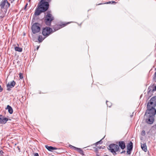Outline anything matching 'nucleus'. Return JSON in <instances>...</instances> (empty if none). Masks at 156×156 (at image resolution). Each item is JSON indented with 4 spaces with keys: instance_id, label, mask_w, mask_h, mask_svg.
<instances>
[{
    "instance_id": "1",
    "label": "nucleus",
    "mask_w": 156,
    "mask_h": 156,
    "mask_svg": "<svg viewBox=\"0 0 156 156\" xmlns=\"http://www.w3.org/2000/svg\"><path fill=\"white\" fill-rule=\"evenodd\" d=\"M156 96L152 97L147 104V109L144 115L146 122L148 124H152L154 121L156 114Z\"/></svg>"
},
{
    "instance_id": "2",
    "label": "nucleus",
    "mask_w": 156,
    "mask_h": 156,
    "mask_svg": "<svg viewBox=\"0 0 156 156\" xmlns=\"http://www.w3.org/2000/svg\"><path fill=\"white\" fill-rule=\"evenodd\" d=\"M48 7H46L41 4H38L37 8L35 10V15L36 16L39 15L42 12L46 11L48 9Z\"/></svg>"
},
{
    "instance_id": "3",
    "label": "nucleus",
    "mask_w": 156,
    "mask_h": 156,
    "mask_svg": "<svg viewBox=\"0 0 156 156\" xmlns=\"http://www.w3.org/2000/svg\"><path fill=\"white\" fill-rule=\"evenodd\" d=\"M108 149L114 155H116L117 154L116 152L118 151L119 150V146L118 145L113 144H110Z\"/></svg>"
},
{
    "instance_id": "4",
    "label": "nucleus",
    "mask_w": 156,
    "mask_h": 156,
    "mask_svg": "<svg viewBox=\"0 0 156 156\" xmlns=\"http://www.w3.org/2000/svg\"><path fill=\"white\" fill-rule=\"evenodd\" d=\"M54 20V18L50 12H48L45 16L44 21L46 25L49 26L51 25V21Z\"/></svg>"
},
{
    "instance_id": "5",
    "label": "nucleus",
    "mask_w": 156,
    "mask_h": 156,
    "mask_svg": "<svg viewBox=\"0 0 156 156\" xmlns=\"http://www.w3.org/2000/svg\"><path fill=\"white\" fill-rule=\"evenodd\" d=\"M31 29L34 34H36L40 32L41 30V26L39 23H36L32 25Z\"/></svg>"
},
{
    "instance_id": "6",
    "label": "nucleus",
    "mask_w": 156,
    "mask_h": 156,
    "mask_svg": "<svg viewBox=\"0 0 156 156\" xmlns=\"http://www.w3.org/2000/svg\"><path fill=\"white\" fill-rule=\"evenodd\" d=\"M52 32V29L49 27H46L43 28L42 34L44 36L47 37Z\"/></svg>"
},
{
    "instance_id": "7",
    "label": "nucleus",
    "mask_w": 156,
    "mask_h": 156,
    "mask_svg": "<svg viewBox=\"0 0 156 156\" xmlns=\"http://www.w3.org/2000/svg\"><path fill=\"white\" fill-rule=\"evenodd\" d=\"M10 6V4L8 2L7 0H2L0 4L1 9L2 10H4L5 9H6Z\"/></svg>"
},
{
    "instance_id": "8",
    "label": "nucleus",
    "mask_w": 156,
    "mask_h": 156,
    "mask_svg": "<svg viewBox=\"0 0 156 156\" xmlns=\"http://www.w3.org/2000/svg\"><path fill=\"white\" fill-rule=\"evenodd\" d=\"M69 23H62L61 24L59 25L56 24L54 26L53 28L55 31H56L63 27H64Z\"/></svg>"
},
{
    "instance_id": "9",
    "label": "nucleus",
    "mask_w": 156,
    "mask_h": 156,
    "mask_svg": "<svg viewBox=\"0 0 156 156\" xmlns=\"http://www.w3.org/2000/svg\"><path fill=\"white\" fill-rule=\"evenodd\" d=\"M15 82L13 80L10 83H8L7 84V90H10V88L13 87L15 85Z\"/></svg>"
},
{
    "instance_id": "10",
    "label": "nucleus",
    "mask_w": 156,
    "mask_h": 156,
    "mask_svg": "<svg viewBox=\"0 0 156 156\" xmlns=\"http://www.w3.org/2000/svg\"><path fill=\"white\" fill-rule=\"evenodd\" d=\"M8 120V119L7 118L4 117L2 115H0V123L5 124Z\"/></svg>"
},
{
    "instance_id": "11",
    "label": "nucleus",
    "mask_w": 156,
    "mask_h": 156,
    "mask_svg": "<svg viewBox=\"0 0 156 156\" xmlns=\"http://www.w3.org/2000/svg\"><path fill=\"white\" fill-rule=\"evenodd\" d=\"M6 11L7 10L5 9L4 10L1 9V11L0 12V19L1 20H2V19L5 17Z\"/></svg>"
},
{
    "instance_id": "12",
    "label": "nucleus",
    "mask_w": 156,
    "mask_h": 156,
    "mask_svg": "<svg viewBox=\"0 0 156 156\" xmlns=\"http://www.w3.org/2000/svg\"><path fill=\"white\" fill-rule=\"evenodd\" d=\"M133 143L131 141H130V142L128 144L127 146V153L130 154V153H129V151H130L131 150H132L133 149Z\"/></svg>"
},
{
    "instance_id": "13",
    "label": "nucleus",
    "mask_w": 156,
    "mask_h": 156,
    "mask_svg": "<svg viewBox=\"0 0 156 156\" xmlns=\"http://www.w3.org/2000/svg\"><path fill=\"white\" fill-rule=\"evenodd\" d=\"M119 147H120L121 148L122 150L124 149L126 147L125 142L123 141H119Z\"/></svg>"
},
{
    "instance_id": "14",
    "label": "nucleus",
    "mask_w": 156,
    "mask_h": 156,
    "mask_svg": "<svg viewBox=\"0 0 156 156\" xmlns=\"http://www.w3.org/2000/svg\"><path fill=\"white\" fill-rule=\"evenodd\" d=\"M45 147L49 151H52L53 150H57L59 149L55 147H52V146H49L48 145H45Z\"/></svg>"
},
{
    "instance_id": "15",
    "label": "nucleus",
    "mask_w": 156,
    "mask_h": 156,
    "mask_svg": "<svg viewBox=\"0 0 156 156\" xmlns=\"http://www.w3.org/2000/svg\"><path fill=\"white\" fill-rule=\"evenodd\" d=\"M141 148L145 152H146L147 151V146L145 143L141 144Z\"/></svg>"
},
{
    "instance_id": "16",
    "label": "nucleus",
    "mask_w": 156,
    "mask_h": 156,
    "mask_svg": "<svg viewBox=\"0 0 156 156\" xmlns=\"http://www.w3.org/2000/svg\"><path fill=\"white\" fill-rule=\"evenodd\" d=\"M6 109H8V112L10 114H12V113L13 112V111L12 108L9 105H8Z\"/></svg>"
},
{
    "instance_id": "17",
    "label": "nucleus",
    "mask_w": 156,
    "mask_h": 156,
    "mask_svg": "<svg viewBox=\"0 0 156 156\" xmlns=\"http://www.w3.org/2000/svg\"><path fill=\"white\" fill-rule=\"evenodd\" d=\"M46 37L45 36L43 37L42 35H40L38 36V40L40 42H42Z\"/></svg>"
},
{
    "instance_id": "18",
    "label": "nucleus",
    "mask_w": 156,
    "mask_h": 156,
    "mask_svg": "<svg viewBox=\"0 0 156 156\" xmlns=\"http://www.w3.org/2000/svg\"><path fill=\"white\" fill-rule=\"evenodd\" d=\"M15 51H18L19 52H21L22 51V49L20 48L19 47H16L15 48Z\"/></svg>"
},
{
    "instance_id": "19",
    "label": "nucleus",
    "mask_w": 156,
    "mask_h": 156,
    "mask_svg": "<svg viewBox=\"0 0 156 156\" xmlns=\"http://www.w3.org/2000/svg\"><path fill=\"white\" fill-rule=\"evenodd\" d=\"M77 151L80 154L84 155L83 151V150L80 148H78Z\"/></svg>"
},
{
    "instance_id": "20",
    "label": "nucleus",
    "mask_w": 156,
    "mask_h": 156,
    "mask_svg": "<svg viewBox=\"0 0 156 156\" xmlns=\"http://www.w3.org/2000/svg\"><path fill=\"white\" fill-rule=\"evenodd\" d=\"M19 76L20 79H22L23 78V73H20L19 74Z\"/></svg>"
},
{
    "instance_id": "21",
    "label": "nucleus",
    "mask_w": 156,
    "mask_h": 156,
    "mask_svg": "<svg viewBox=\"0 0 156 156\" xmlns=\"http://www.w3.org/2000/svg\"><path fill=\"white\" fill-rule=\"evenodd\" d=\"M145 131L144 130H142L141 133V134L142 136H144L145 135Z\"/></svg>"
},
{
    "instance_id": "22",
    "label": "nucleus",
    "mask_w": 156,
    "mask_h": 156,
    "mask_svg": "<svg viewBox=\"0 0 156 156\" xmlns=\"http://www.w3.org/2000/svg\"><path fill=\"white\" fill-rule=\"evenodd\" d=\"M111 3V2H106V3H100V4H97L96 5H99L103 4H110Z\"/></svg>"
},
{
    "instance_id": "23",
    "label": "nucleus",
    "mask_w": 156,
    "mask_h": 156,
    "mask_svg": "<svg viewBox=\"0 0 156 156\" xmlns=\"http://www.w3.org/2000/svg\"><path fill=\"white\" fill-rule=\"evenodd\" d=\"M154 79L155 81L156 80V72H155L154 75Z\"/></svg>"
},
{
    "instance_id": "24",
    "label": "nucleus",
    "mask_w": 156,
    "mask_h": 156,
    "mask_svg": "<svg viewBox=\"0 0 156 156\" xmlns=\"http://www.w3.org/2000/svg\"><path fill=\"white\" fill-rule=\"evenodd\" d=\"M3 90V88H2L1 86H0V92H2Z\"/></svg>"
},
{
    "instance_id": "25",
    "label": "nucleus",
    "mask_w": 156,
    "mask_h": 156,
    "mask_svg": "<svg viewBox=\"0 0 156 156\" xmlns=\"http://www.w3.org/2000/svg\"><path fill=\"white\" fill-rule=\"evenodd\" d=\"M78 148L76 147H74L73 148V149H74L76 151H77Z\"/></svg>"
},
{
    "instance_id": "26",
    "label": "nucleus",
    "mask_w": 156,
    "mask_h": 156,
    "mask_svg": "<svg viewBox=\"0 0 156 156\" xmlns=\"http://www.w3.org/2000/svg\"><path fill=\"white\" fill-rule=\"evenodd\" d=\"M34 156H39L38 153H35L34 154Z\"/></svg>"
},
{
    "instance_id": "27",
    "label": "nucleus",
    "mask_w": 156,
    "mask_h": 156,
    "mask_svg": "<svg viewBox=\"0 0 156 156\" xmlns=\"http://www.w3.org/2000/svg\"><path fill=\"white\" fill-rule=\"evenodd\" d=\"M69 147L71 148L72 149H73V148L74 147V146L72 145H69Z\"/></svg>"
},
{
    "instance_id": "28",
    "label": "nucleus",
    "mask_w": 156,
    "mask_h": 156,
    "mask_svg": "<svg viewBox=\"0 0 156 156\" xmlns=\"http://www.w3.org/2000/svg\"><path fill=\"white\" fill-rule=\"evenodd\" d=\"M39 46H38L37 47V50H38V48H39Z\"/></svg>"
},
{
    "instance_id": "29",
    "label": "nucleus",
    "mask_w": 156,
    "mask_h": 156,
    "mask_svg": "<svg viewBox=\"0 0 156 156\" xmlns=\"http://www.w3.org/2000/svg\"><path fill=\"white\" fill-rule=\"evenodd\" d=\"M100 142V141H98V142H97L96 143L98 144V143H99Z\"/></svg>"
},
{
    "instance_id": "30",
    "label": "nucleus",
    "mask_w": 156,
    "mask_h": 156,
    "mask_svg": "<svg viewBox=\"0 0 156 156\" xmlns=\"http://www.w3.org/2000/svg\"><path fill=\"white\" fill-rule=\"evenodd\" d=\"M1 152H2V153H3V152L2 151H0V153H1Z\"/></svg>"
},
{
    "instance_id": "31",
    "label": "nucleus",
    "mask_w": 156,
    "mask_h": 156,
    "mask_svg": "<svg viewBox=\"0 0 156 156\" xmlns=\"http://www.w3.org/2000/svg\"><path fill=\"white\" fill-rule=\"evenodd\" d=\"M14 0H12V1H11V3H12Z\"/></svg>"
},
{
    "instance_id": "32",
    "label": "nucleus",
    "mask_w": 156,
    "mask_h": 156,
    "mask_svg": "<svg viewBox=\"0 0 156 156\" xmlns=\"http://www.w3.org/2000/svg\"><path fill=\"white\" fill-rule=\"evenodd\" d=\"M108 102L107 101V102H106V104H107V105H108V104H107Z\"/></svg>"
},
{
    "instance_id": "33",
    "label": "nucleus",
    "mask_w": 156,
    "mask_h": 156,
    "mask_svg": "<svg viewBox=\"0 0 156 156\" xmlns=\"http://www.w3.org/2000/svg\"><path fill=\"white\" fill-rule=\"evenodd\" d=\"M122 152H121V153H122Z\"/></svg>"
},
{
    "instance_id": "34",
    "label": "nucleus",
    "mask_w": 156,
    "mask_h": 156,
    "mask_svg": "<svg viewBox=\"0 0 156 156\" xmlns=\"http://www.w3.org/2000/svg\"><path fill=\"white\" fill-rule=\"evenodd\" d=\"M155 70H156V68H155Z\"/></svg>"
},
{
    "instance_id": "35",
    "label": "nucleus",
    "mask_w": 156,
    "mask_h": 156,
    "mask_svg": "<svg viewBox=\"0 0 156 156\" xmlns=\"http://www.w3.org/2000/svg\"><path fill=\"white\" fill-rule=\"evenodd\" d=\"M54 156V155H52V156Z\"/></svg>"
}]
</instances>
